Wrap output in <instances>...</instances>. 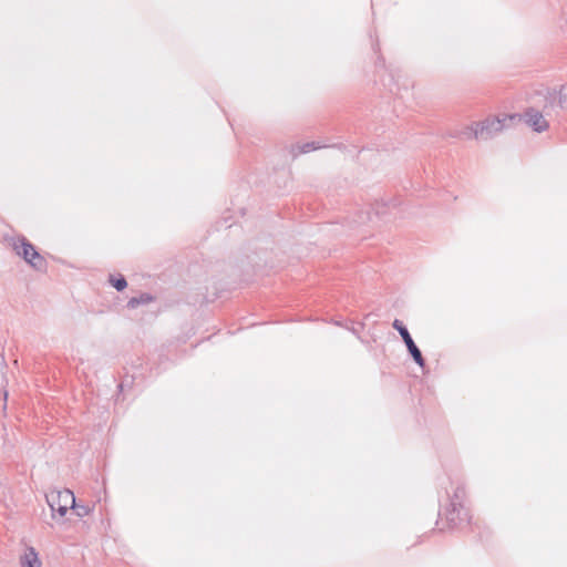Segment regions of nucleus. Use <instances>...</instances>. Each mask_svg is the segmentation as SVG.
<instances>
[{
	"instance_id": "1",
	"label": "nucleus",
	"mask_w": 567,
	"mask_h": 567,
	"mask_svg": "<svg viewBox=\"0 0 567 567\" xmlns=\"http://www.w3.org/2000/svg\"><path fill=\"white\" fill-rule=\"evenodd\" d=\"M13 249L18 256L22 257L34 269L43 270L45 268V259L37 251L34 246L24 237H21L17 241H14Z\"/></svg>"
},
{
	"instance_id": "2",
	"label": "nucleus",
	"mask_w": 567,
	"mask_h": 567,
	"mask_svg": "<svg viewBox=\"0 0 567 567\" xmlns=\"http://www.w3.org/2000/svg\"><path fill=\"white\" fill-rule=\"evenodd\" d=\"M45 498L51 511L59 513L60 516L66 514L69 506L75 505V496L70 489L50 492Z\"/></svg>"
},
{
	"instance_id": "3",
	"label": "nucleus",
	"mask_w": 567,
	"mask_h": 567,
	"mask_svg": "<svg viewBox=\"0 0 567 567\" xmlns=\"http://www.w3.org/2000/svg\"><path fill=\"white\" fill-rule=\"evenodd\" d=\"M499 117H488L482 122L475 123L474 137L476 140H489L504 128V121Z\"/></svg>"
},
{
	"instance_id": "4",
	"label": "nucleus",
	"mask_w": 567,
	"mask_h": 567,
	"mask_svg": "<svg viewBox=\"0 0 567 567\" xmlns=\"http://www.w3.org/2000/svg\"><path fill=\"white\" fill-rule=\"evenodd\" d=\"M392 327L400 333V336H401L403 342L405 343L406 349H408L410 355L413 358L414 362L419 367L424 368L425 360L422 355L421 350L417 348L414 340L412 339L408 328L399 319H395L393 321Z\"/></svg>"
},
{
	"instance_id": "5",
	"label": "nucleus",
	"mask_w": 567,
	"mask_h": 567,
	"mask_svg": "<svg viewBox=\"0 0 567 567\" xmlns=\"http://www.w3.org/2000/svg\"><path fill=\"white\" fill-rule=\"evenodd\" d=\"M465 491L462 486H457L454 491L453 497L451 498L450 508L446 513V519L456 523L454 514L456 513L457 506H460L458 514L463 512V517L457 516L460 519H468V508L464 506Z\"/></svg>"
},
{
	"instance_id": "6",
	"label": "nucleus",
	"mask_w": 567,
	"mask_h": 567,
	"mask_svg": "<svg viewBox=\"0 0 567 567\" xmlns=\"http://www.w3.org/2000/svg\"><path fill=\"white\" fill-rule=\"evenodd\" d=\"M524 118L535 132L542 133L548 128V122L545 120L543 114L533 107L525 111Z\"/></svg>"
},
{
	"instance_id": "7",
	"label": "nucleus",
	"mask_w": 567,
	"mask_h": 567,
	"mask_svg": "<svg viewBox=\"0 0 567 567\" xmlns=\"http://www.w3.org/2000/svg\"><path fill=\"white\" fill-rule=\"evenodd\" d=\"M41 563L33 547H29L21 558V567H40Z\"/></svg>"
},
{
	"instance_id": "8",
	"label": "nucleus",
	"mask_w": 567,
	"mask_h": 567,
	"mask_svg": "<svg viewBox=\"0 0 567 567\" xmlns=\"http://www.w3.org/2000/svg\"><path fill=\"white\" fill-rule=\"evenodd\" d=\"M154 300V297L147 292H143L141 293L140 296L137 297H132L128 301H127V307L130 309H135L137 308L138 306L141 305H148L151 303L152 301Z\"/></svg>"
},
{
	"instance_id": "9",
	"label": "nucleus",
	"mask_w": 567,
	"mask_h": 567,
	"mask_svg": "<svg viewBox=\"0 0 567 567\" xmlns=\"http://www.w3.org/2000/svg\"><path fill=\"white\" fill-rule=\"evenodd\" d=\"M109 282L117 291H122V290H124L127 287V281H126V279L122 275H118L117 277L111 275L110 278H109Z\"/></svg>"
},
{
	"instance_id": "10",
	"label": "nucleus",
	"mask_w": 567,
	"mask_h": 567,
	"mask_svg": "<svg viewBox=\"0 0 567 567\" xmlns=\"http://www.w3.org/2000/svg\"><path fill=\"white\" fill-rule=\"evenodd\" d=\"M297 147H298V153L305 154V153H309V152L322 148L323 146L320 145L318 142H307V143H303L302 145H298Z\"/></svg>"
},
{
	"instance_id": "11",
	"label": "nucleus",
	"mask_w": 567,
	"mask_h": 567,
	"mask_svg": "<svg viewBox=\"0 0 567 567\" xmlns=\"http://www.w3.org/2000/svg\"><path fill=\"white\" fill-rule=\"evenodd\" d=\"M460 506H457L456 513L454 514V517L456 518V523L447 520L451 527H461L464 524H471V515L468 514V519H460L458 516ZM460 516L463 517V512L460 513Z\"/></svg>"
},
{
	"instance_id": "12",
	"label": "nucleus",
	"mask_w": 567,
	"mask_h": 567,
	"mask_svg": "<svg viewBox=\"0 0 567 567\" xmlns=\"http://www.w3.org/2000/svg\"><path fill=\"white\" fill-rule=\"evenodd\" d=\"M558 104L563 109H567V85H563L558 93Z\"/></svg>"
},
{
	"instance_id": "13",
	"label": "nucleus",
	"mask_w": 567,
	"mask_h": 567,
	"mask_svg": "<svg viewBox=\"0 0 567 567\" xmlns=\"http://www.w3.org/2000/svg\"><path fill=\"white\" fill-rule=\"evenodd\" d=\"M71 507L75 511L79 517H84L91 512V508L86 505H79L75 503V505H71Z\"/></svg>"
},
{
	"instance_id": "14",
	"label": "nucleus",
	"mask_w": 567,
	"mask_h": 567,
	"mask_svg": "<svg viewBox=\"0 0 567 567\" xmlns=\"http://www.w3.org/2000/svg\"><path fill=\"white\" fill-rule=\"evenodd\" d=\"M474 130H475V124H474V125H472V126H467V127H465V128L460 133V135H461L463 138H466V140L475 138V137H474Z\"/></svg>"
},
{
	"instance_id": "15",
	"label": "nucleus",
	"mask_w": 567,
	"mask_h": 567,
	"mask_svg": "<svg viewBox=\"0 0 567 567\" xmlns=\"http://www.w3.org/2000/svg\"><path fill=\"white\" fill-rule=\"evenodd\" d=\"M370 220H371V213H370V212H365V213L361 212V213L359 214V217H358V219L355 220V223H358V224H364V223L370 221Z\"/></svg>"
},
{
	"instance_id": "16",
	"label": "nucleus",
	"mask_w": 567,
	"mask_h": 567,
	"mask_svg": "<svg viewBox=\"0 0 567 567\" xmlns=\"http://www.w3.org/2000/svg\"><path fill=\"white\" fill-rule=\"evenodd\" d=\"M380 208H382V209H383V208H384V205H379V204H377V207H375V215H380V214H382V212L380 210Z\"/></svg>"
},
{
	"instance_id": "17",
	"label": "nucleus",
	"mask_w": 567,
	"mask_h": 567,
	"mask_svg": "<svg viewBox=\"0 0 567 567\" xmlns=\"http://www.w3.org/2000/svg\"><path fill=\"white\" fill-rule=\"evenodd\" d=\"M517 115H511L509 120H514Z\"/></svg>"
}]
</instances>
